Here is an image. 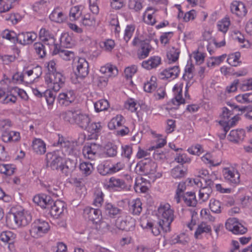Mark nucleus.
<instances>
[{"instance_id":"48","label":"nucleus","mask_w":252,"mask_h":252,"mask_svg":"<svg viewBox=\"0 0 252 252\" xmlns=\"http://www.w3.org/2000/svg\"><path fill=\"white\" fill-rule=\"evenodd\" d=\"M109 105V103L106 99L99 100L94 104L95 110L97 112L107 110Z\"/></svg>"},{"instance_id":"33","label":"nucleus","mask_w":252,"mask_h":252,"mask_svg":"<svg viewBox=\"0 0 252 252\" xmlns=\"http://www.w3.org/2000/svg\"><path fill=\"white\" fill-rule=\"evenodd\" d=\"M32 149L38 154L42 155L46 152V145L40 139H35L32 142Z\"/></svg>"},{"instance_id":"30","label":"nucleus","mask_w":252,"mask_h":252,"mask_svg":"<svg viewBox=\"0 0 252 252\" xmlns=\"http://www.w3.org/2000/svg\"><path fill=\"white\" fill-rule=\"evenodd\" d=\"M161 63V59L158 56L151 57L148 60L143 61L142 66L147 69H151L157 67Z\"/></svg>"},{"instance_id":"32","label":"nucleus","mask_w":252,"mask_h":252,"mask_svg":"<svg viewBox=\"0 0 252 252\" xmlns=\"http://www.w3.org/2000/svg\"><path fill=\"white\" fill-rule=\"evenodd\" d=\"M211 231V227L206 223L202 222L198 225L194 233V237L196 239L201 238V235L204 233H210Z\"/></svg>"},{"instance_id":"15","label":"nucleus","mask_w":252,"mask_h":252,"mask_svg":"<svg viewBox=\"0 0 252 252\" xmlns=\"http://www.w3.org/2000/svg\"><path fill=\"white\" fill-rule=\"evenodd\" d=\"M76 76L81 78L86 77L89 73V63L84 58H79L76 65Z\"/></svg>"},{"instance_id":"38","label":"nucleus","mask_w":252,"mask_h":252,"mask_svg":"<svg viewBox=\"0 0 252 252\" xmlns=\"http://www.w3.org/2000/svg\"><path fill=\"white\" fill-rule=\"evenodd\" d=\"M124 121V118L123 116L121 115H117L108 123V126L110 129H116L117 127L122 126Z\"/></svg>"},{"instance_id":"51","label":"nucleus","mask_w":252,"mask_h":252,"mask_svg":"<svg viewBox=\"0 0 252 252\" xmlns=\"http://www.w3.org/2000/svg\"><path fill=\"white\" fill-rule=\"evenodd\" d=\"M210 209L214 213H220L221 212V203L214 198H212L210 201Z\"/></svg>"},{"instance_id":"35","label":"nucleus","mask_w":252,"mask_h":252,"mask_svg":"<svg viewBox=\"0 0 252 252\" xmlns=\"http://www.w3.org/2000/svg\"><path fill=\"white\" fill-rule=\"evenodd\" d=\"M15 238L16 235L10 231H3L0 235V240L1 241L10 244L12 246H13V243H14Z\"/></svg>"},{"instance_id":"31","label":"nucleus","mask_w":252,"mask_h":252,"mask_svg":"<svg viewBox=\"0 0 252 252\" xmlns=\"http://www.w3.org/2000/svg\"><path fill=\"white\" fill-rule=\"evenodd\" d=\"M187 169L183 164H180L173 168L171 171L172 177L175 179H181L185 176Z\"/></svg>"},{"instance_id":"56","label":"nucleus","mask_w":252,"mask_h":252,"mask_svg":"<svg viewBox=\"0 0 252 252\" xmlns=\"http://www.w3.org/2000/svg\"><path fill=\"white\" fill-rule=\"evenodd\" d=\"M229 25L230 21L229 18H225L219 22L218 24V29L219 31L225 33L227 31Z\"/></svg>"},{"instance_id":"44","label":"nucleus","mask_w":252,"mask_h":252,"mask_svg":"<svg viewBox=\"0 0 252 252\" xmlns=\"http://www.w3.org/2000/svg\"><path fill=\"white\" fill-rule=\"evenodd\" d=\"M228 104L233 107L234 110L241 111L242 112L248 111V112L245 115V116L250 120H252V110H251V107L250 106H243L240 107L239 106L235 105L234 104L228 103Z\"/></svg>"},{"instance_id":"11","label":"nucleus","mask_w":252,"mask_h":252,"mask_svg":"<svg viewBox=\"0 0 252 252\" xmlns=\"http://www.w3.org/2000/svg\"><path fill=\"white\" fill-rule=\"evenodd\" d=\"M103 208L104 214L110 218L118 219L123 214L122 209L111 203H105Z\"/></svg>"},{"instance_id":"13","label":"nucleus","mask_w":252,"mask_h":252,"mask_svg":"<svg viewBox=\"0 0 252 252\" xmlns=\"http://www.w3.org/2000/svg\"><path fill=\"white\" fill-rule=\"evenodd\" d=\"M223 175L225 179L232 184L237 185L240 182V174L234 168H224L223 170Z\"/></svg>"},{"instance_id":"55","label":"nucleus","mask_w":252,"mask_h":252,"mask_svg":"<svg viewBox=\"0 0 252 252\" xmlns=\"http://www.w3.org/2000/svg\"><path fill=\"white\" fill-rule=\"evenodd\" d=\"M82 24L85 26H94L95 24V19L90 14L85 15L82 20Z\"/></svg>"},{"instance_id":"7","label":"nucleus","mask_w":252,"mask_h":252,"mask_svg":"<svg viewBox=\"0 0 252 252\" xmlns=\"http://www.w3.org/2000/svg\"><path fill=\"white\" fill-rule=\"evenodd\" d=\"M47 165L52 170L61 169L64 159L56 153H48L46 155Z\"/></svg>"},{"instance_id":"57","label":"nucleus","mask_w":252,"mask_h":252,"mask_svg":"<svg viewBox=\"0 0 252 252\" xmlns=\"http://www.w3.org/2000/svg\"><path fill=\"white\" fill-rule=\"evenodd\" d=\"M147 227L151 229L152 232L155 236L158 235L162 228L159 226L158 222L157 224L153 223L151 222H148L147 223Z\"/></svg>"},{"instance_id":"25","label":"nucleus","mask_w":252,"mask_h":252,"mask_svg":"<svg viewBox=\"0 0 252 252\" xmlns=\"http://www.w3.org/2000/svg\"><path fill=\"white\" fill-rule=\"evenodd\" d=\"M180 72L178 66H174L172 67H169L165 69L160 72L159 76L161 79H168L172 78L175 79L177 78Z\"/></svg>"},{"instance_id":"39","label":"nucleus","mask_w":252,"mask_h":252,"mask_svg":"<svg viewBox=\"0 0 252 252\" xmlns=\"http://www.w3.org/2000/svg\"><path fill=\"white\" fill-rule=\"evenodd\" d=\"M130 210L133 215H140L142 211V202L140 199L137 198L132 202Z\"/></svg>"},{"instance_id":"54","label":"nucleus","mask_w":252,"mask_h":252,"mask_svg":"<svg viewBox=\"0 0 252 252\" xmlns=\"http://www.w3.org/2000/svg\"><path fill=\"white\" fill-rule=\"evenodd\" d=\"M156 77L152 76L151 78L150 82H147L144 84V90L147 93H151L154 91L157 88V85L155 83Z\"/></svg>"},{"instance_id":"17","label":"nucleus","mask_w":252,"mask_h":252,"mask_svg":"<svg viewBox=\"0 0 252 252\" xmlns=\"http://www.w3.org/2000/svg\"><path fill=\"white\" fill-rule=\"evenodd\" d=\"M116 225L118 228L126 231L132 230L135 226V220L131 218H126L123 220L120 218L116 220Z\"/></svg>"},{"instance_id":"64","label":"nucleus","mask_w":252,"mask_h":252,"mask_svg":"<svg viewBox=\"0 0 252 252\" xmlns=\"http://www.w3.org/2000/svg\"><path fill=\"white\" fill-rule=\"evenodd\" d=\"M240 88L243 91L252 90V78L244 81L243 83L240 84Z\"/></svg>"},{"instance_id":"29","label":"nucleus","mask_w":252,"mask_h":252,"mask_svg":"<svg viewBox=\"0 0 252 252\" xmlns=\"http://www.w3.org/2000/svg\"><path fill=\"white\" fill-rule=\"evenodd\" d=\"M78 109H74L63 112L61 114V117L66 122L71 124L75 123L76 117L78 115Z\"/></svg>"},{"instance_id":"50","label":"nucleus","mask_w":252,"mask_h":252,"mask_svg":"<svg viewBox=\"0 0 252 252\" xmlns=\"http://www.w3.org/2000/svg\"><path fill=\"white\" fill-rule=\"evenodd\" d=\"M180 51L179 49L172 47L167 54V57L169 61L175 62L179 58Z\"/></svg>"},{"instance_id":"59","label":"nucleus","mask_w":252,"mask_h":252,"mask_svg":"<svg viewBox=\"0 0 252 252\" xmlns=\"http://www.w3.org/2000/svg\"><path fill=\"white\" fill-rule=\"evenodd\" d=\"M97 170L99 174L103 176L111 174V166L106 164H100L97 167Z\"/></svg>"},{"instance_id":"14","label":"nucleus","mask_w":252,"mask_h":252,"mask_svg":"<svg viewBox=\"0 0 252 252\" xmlns=\"http://www.w3.org/2000/svg\"><path fill=\"white\" fill-rule=\"evenodd\" d=\"M39 37L41 41L49 46V48L53 47L56 44L55 43L56 39L53 34L48 30L45 28H42L39 32Z\"/></svg>"},{"instance_id":"23","label":"nucleus","mask_w":252,"mask_h":252,"mask_svg":"<svg viewBox=\"0 0 252 252\" xmlns=\"http://www.w3.org/2000/svg\"><path fill=\"white\" fill-rule=\"evenodd\" d=\"M53 54H58L64 60L69 61L74 57V53L73 51L64 49V48L60 47L57 44L53 47Z\"/></svg>"},{"instance_id":"1","label":"nucleus","mask_w":252,"mask_h":252,"mask_svg":"<svg viewBox=\"0 0 252 252\" xmlns=\"http://www.w3.org/2000/svg\"><path fill=\"white\" fill-rule=\"evenodd\" d=\"M157 216L158 223L164 232L170 230V225L174 220V211L170 208V205L167 203L159 207Z\"/></svg>"},{"instance_id":"47","label":"nucleus","mask_w":252,"mask_h":252,"mask_svg":"<svg viewBox=\"0 0 252 252\" xmlns=\"http://www.w3.org/2000/svg\"><path fill=\"white\" fill-rule=\"evenodd\" d=\"M71 41V37L68 34L64 33L61 37V46H59L65 48H70L72 45Z\"/></svg>"},{"instance_id":"8","label":"nucleus","mask_w":252,"mask_h":252,"mask_svg":"<svg viewBox=\"0 0 252 252\" xmlns=\"http://www.w3.org/2000/svg\"><path fill=\"white\" fill-rule=\"evenodd\" d=\"M54 145L57 146L60 145L64 155L76 154L75 143L68 140H64L63 137H59L58 142L54 143Z\"/></svg>"},{"instance_id":"46","label":"nucleus","mask_w":252,"mask_h":252,"mask_svg":"<svg viewBox=\"0 0 252 252\" xmlns=\"http://www.w3.org/2000/svg\"><path fill=\"white\" fill-rule=\"evenodd\" d=\"M82 6H75L71 8L69 12V17L70 20H76L79 18L82 14V11L80 9Z\"/></svg>"},{"instance_id":"52","label":"nucleus","mask_w":252,"mask_h":252,"mask_svg":"<svg viewBox=\"0 0 252 252\" xmlns=\"http://www.w3.org/2000/svg\"><path fill=\"white\" fill-rule=\"evenodd\" d=\"M15 169V167L11 164H1L0 165V172L7 176L12 175Z\"/></svg>"},{"instance_id":"43","label":"nucleus","mask_w":252,"mask_h":252,"mask_svg":"<svg viewBox=\"0 0 252 252\" xmlns=\"http://www.w3.org/2000/svg\"><path fill=\"white\" fill-rule=\"evenodd\" d=\"M240 56V53L238 52L231 54L228 56L227 62L231 66H237L241 63L239 61Z\"/></svg>"},{"instance_id":"12","label":"nucleus","mask_w":252,"mask_h":252,"mask_svg":"<svg viewBox=\"0 0 252 252\" xmlns=\"http://www.w3.org/2000/svg\"><path fill=\"white\" fill-rule=\"evenodd\" d=\"M108 186L109 188L118 191L130 189V187L126 185L124 180L114 177L110 178Z\"/></svg>"},{"instance_id":"18","label":"nucleus","mask_w":252,"mask_h":252,"mask_svg":"<svg viewBox=\"0 0 252 252\" xmlns=\"http://www.w3.org/2000/svg\"><path fill=\"white\" fill-rule=\"evenodd\" d=\"M99 147L95 143H92L90 146H86L83 150V154L85 158L94 160L98 155Z\"/></svg>"},{"instance_id":"24","label":"nucleus","mask_w":252,"mask_h":252,"mask_svg":"<svg viewBox=\"0 0 252 252\" xmlns=\"http://www.w3.org/2000/svg\"><path fill=\"white\" fill-rule=\"evenodd\" d=\"M245 136V131L243 129H237L231 130L227 139L231 142L238 144L243 140Z\"/></svg>"},{"instance_id":"22","label":"nucleus","mask_w":252,"mask_h":252,"mask_svg":"<svg viewBox=\"0 0 252 252\" xmlns=\"http://www.w3.org/2000/svg\"><path fill=\"white\" fill-rule=\"evenodd\" d=\"M173 90L175 92V97L169 102V105H174V106H173L172 108L176 109L180 104L185 103V100L182 97L181 88L175 85Z\"/></svg>"},{"instance_id":"53","label":"nucleus","mask_w":252,"mask_h":252,"mask_svg":"<svg viewBox=\"0 0 252 252\" xmlns=\"http://www.w3.org/2000/svg\"><path fill=\"white\" fill-rule=\"evenodd\" d=\"M238 102L242 103H249L252 102V93H246L242 95H238L236 97Z\"/></svg>"},{"instance_id":"20","label":"nucleus","mask_w":252,"mask_h":252,"mask_svg":"<svg viewBox=\"0 0 252 252\" xmlns=\"http://www.w3.org/2000/svg\"><path fill=\"white\" fill-rule=\"evenodd\" d=\"M75 99V94L72 91H69L65 93L59 94L58 101L62 106H68L73 102Z\"/></svg>"},{"instance_id":"49","label":"nucleus","mask_w":252,"mask_h":252,"mask_svg":"<svg viewBox=\"0 0 252 252\" xmlns=\"http://www.w3.org/2000/svg\"><path fill=\"white\" fill-rule=\"evenodd\" d=\"M128 7L131 10L138 12L143 8L142 2L141 0H129Z\"/></svg>"},{"instance_id":"62","label":"nucleus","mask_w":252,"mask_h":252,"mask_svg":"<svg viewBox=\"0 0 252 252\" xmlns=\"http://www.w3.org/2000/svg\"><path fill=\"white\" fill-rule=\"evenodd\" d=\"M134 31V28L133 26L128 25L126 26L124 36V39L126 42H127L129 40L132 35Z\"/></svg>"},{"instance_id":"42","label":"nucleus","mask_w":252,"mask_h":252,"mask_svg":"<svg viewBox=\"0 0 252 252\" xmlns=\"http://www.w3.org/2000/svg\"><path fill=\"white\" fill-rule=\"evenodd\" d=\"M80 169L83 174L87 176L90 175L94 170V167L92 163L84 162L80 164Z\"/></svg>"},{"instance_id":"2","label":"nucleus","mask_w":252,"mask_h":252,"mask_svg":"<svg viewBox=\"0 0 252 252\" xmlns=\"http://www.w3.org/2000/svg\"><path fill=\"white\" fill-rule=\"evenodd\" d=\"M50 228V225L48 222L38 219L32 224L30 233L33 238H38L47 233Z\"/></svg>"},{"instance_id":"27","label":"nucleus","mask_w":252,"mask_h":252,"mask_svg":"<svg viewBox=\"0 0 252 252\" xmlns=\"http://www.w3.org/2000/svg\"><path fill=\"white\" fill-rule=\"evenodd\" d=\"M78 114L75 124L85 129L90 123V119L88 115L82 113L80 110L78 109Z\"/></svg>"},{"instance_id":"9","label":"nucleus","mask_w":252,"mask_h":252,"mask_svg":"<svg viewBox=\"0 0 252 252\" xmlns=\"http://www.w3.org/2000/svg\"><path fill=\"white\" fill-rule=\"evenodd\" d=\"M84 216L85 218L92 221L94 223H98L100 221L102 218L100 210L89 207H86L84 209Z\"/></svg>"},{"instance_id":"28","label":"nucleus","mask_w":252,"mask_h":252,"mask_svg":"<svg viewBox=\"0 0 252 252\" xmlns=\"http://www.w3.org/2000/svg\"><path fill=\"white\" fill-rule=\"evenodd\" d=\"M86 127L85 130H86L89 133H90L93 136V138H96L98 134L100 132L102 129V126L100 122L91 123L90 122Z\"/></svg>"},{"instance_id":"58","label":"nucleus","mask_w":252,"mask_h":252,"mask_svg":"<svg viewBox=\"0 0 252 252\" xmlns=\"http://www.w3.org/2000/svg\"><path fill=\"white\" fill-rule=\"evenodd\" d=\"M12 1L10 0H0V13L8 11L12 8Z\"/></svg>"},{"instance_id":"3","label":"nucleus","mask_w":252,"mask_h":252,"mask_svg":"<svg viewBox=\"0 0 252 252\" xmlns=\"http://www.w3.org/2000/svg\"><path fill=\"white\" fill-rule=\"evenodd\" d=\"M45 78L48 87L52 89L55 93L59 91L63 87L65 79L63 74L59 72L46 74Z\"/></svg>"},{"instance_id":"5","label":"nucleus","mask_w":252,"mask_h":252,"mask_svg":"<svg viewBox=\"0 0 252 252\" xmlns=\"http://www.w3.org/2000/svg\"><path fill=\"white\" fill-rule=\"evenodd\" d=\"M157 164L150 159H145L137 164L135 170L140 175L153 174L156 171Z\"/></svg>"},{"instance_id":"16","label":"nucleus","mask_w":252,"mask_h":252,"mask_svg":"<svg viewBox=\"0 0 252 252\" xmlns=\"http://www.w3.org/2000/svg\"><path fill=\"white\" fill-rule=\"evenodd\" d=\"M64 207V202L60 200L54 201L52 204L47 206V210L49 211L50 215L55 218H58L63 212Z\"/></svg>"},{"instance_id":"34","label":"nucleus","mask_w":252,"mask_h":252,"mask_svg":"<svg viewBox=\"0 0 252 252\" xmlns=\"http://www.w3.org/2000/svg\"><path fill=\"white\" fill-rule=\"evenodd\" d=\"M76 163L73 160H67L65 162L64 165L63 163L61 168L60 170L64 174L65 176H67L71 174V173L75 170L76 168Z\"/></svg>"},{"instance_id":"36","label":"nucleus","mask_w":252,"mask_h":252,"mask_svg":"<svg viewBox=\"0 0 252 252\" xmlns=\"http://www.w3.org/2000/svg\"><path fill=\"white\" fill-rule=\"evenodd\" d=\"M185 203L188 206L195 207L197 204V200L194 192H187L183 196Z\"/></svg>"},{"instance_id":"41","label":"nucleus","mask_w":252,"mask_h":252,"mask_svg":"<svg viewBox=\"0 0 252 252\" xmlns=\"http://www.w3.org/2000/svg\"><path fill=\"white\" fill-rule=\"evenodd\" d=\"M50 19L55 22L61 23L63 20V14L59 7L55 8L49 16Z\"/></svg>"},{"instance_id":"61","label":"nucleus","mask_w":252,"mask_h":252,"mask_svg":"<svg viewBox=\"0 0 252 252\" xmlns=\"http://www.w3.org/2000/svg\"><path fill=\"white\" fill-rule=\"evenodd\" d=\"M132 153V148L131 146L128 145L122 146V156L123 157L129 159Z\"/></svg>"},{"instance_id":"26","label":"nucleus","mask_w":252,"mask_h":252,"mask_svg":"<svg viewBox=\"0 0 252 252\" xmlns=\"http://www.w3.org/2000/svg\"><path fill=\"white\" fill-rule=\"evenodd\" d=\"M33 47L35 53L41 59L44 58L46 55L47 51L51 50L52 48L49 49V46H46L42 41L34 43Z\"/></svg>"},{"instance_id":"21","label":"nucleus","mask_w":252,"mask_h":252,"mask_svg":"<svg viewBox=\"0 0 252 252\" xmlns=\"http://www.w3.org/2000/svg\"><path fill=\"white\" fill-rule=\"evenodd\" d=\"M36 37L37 35L34 32H21L18 34L17 42L25 45L32 43Z\"/></svg>"},{"instance_id":"45","label":"nucleus","mask_w":252,"mask_h":252,"mask_svg":"<svg viewBox=\"0 0 252 252\" xmlns=\"http://www.w3.org/2000/svg\"><path fill=\"white\" fill-rule=\"evenodd\" d=\"M1 36L2 38L8 39L13 43L17 41L18 34L13 31L5 30L2 32Z\"/></svg>"},{"instance_id":"4","label":"nucleus","mask_w":252,"mask_h":252,"mask_svg":"<svg viewBox=\"0 0 252 252\" xmlns=\"http://www.w3.org/2000/svg\"><path fill=\"white\" fill-rule=\"evenodd\" d=\"M133 46L139 47L137 56L139 60L146 58L149 55L152 47L148 40H141L138 37H135L132 41Z\"/></svg>"},{"instance_id":"60","label":"nucleus","mask_w":252,"mask_h":252,"mask_svg":"<svg viewBox=\"0 0 252 252\" xmlns=\"http://www.w3.org/2000/svg\"><path fill=\"white\" fill-rule=\"evenodd\" d=\"M106 154L109 157H114L117 154V147L116 145L110 144L106 146Z\"/></svg>"},{"instance_id":"63","label":"nucleus","mask_w":252,"mask_h":252,"mask_svg":"<svg viewBox=\"0 0 252 252\" xmlns=\"http://www.w3.org/2000/svg\"><path fill=\"white\" fill-rule=\"evenodd\" d=\"M101 47L105 50L110 51L115 46L114 41L112 39H107L101 43Z\"/></svg>"},{"instance_id":"40","label":"nucleus","mask_w":252,"mask_h":252,"mask_svg":"<svg viewBox=\"0 0 252 252\" xmlns=\"http://www.w3.org/2000/svg\"><path fill=\"white\" fill-rule=\"evenodd\" d=\"M239 120V117L237 116L233 117L231 120L226 122L224 121H220L219 123L222 128L225 131H228L230 127L234 126Z\"/></svg>"},{"instance_id":"6","label":"nucleus","mask_w":252,"mask_h":252,"mask_svg":"<svg viewBox=\"0 0 252 252\" xmlns=\"http://www.w3.org/2000/svg\"><path fill=\"white\" fill-rule=\"evenodd\" d=\"M225 227L234 234H244L248 230L246 227L238 222L236 218L228 219L225 222Z\"/></svg>"},{"instance_id":"19","label":"nucleus","mask_w":252,"mask_h":252,"mask_svg":"<svg viewBox=\"0 0 252 252\" xmlns=\"http://www.w3.org/2000/svg\"><path fill=\"white\" fill-rule=\"evenodd\" d=\"M230 9L233 14L240 18L244 17L247 13L245 4L238 1H234L231 3Z\"/></svg>"},{"instance_id":"37","label":"nucleus","mask_w":252,"mask_h":252,"mask_svg":"<svg viewBox=\"0 0 252 252\" xmlns=\"http://www.w3.org/2000/svg\"><path fill=\"white\" fill-rule=\"evenodd\" d=\"M100 71L109 77L115 76L118 73L117 68L111 64H107L105 66H102L100 68Z\"/></svg>"},{"instance_id":"10","label":"nucleus","mask_w":252,"mask_h":252,"mask_svg":"<svg viewBox=\"0 0 252 252\" xmlns=\"http://www.w3.org/2000/svg\"><path fill=\"white\" fill-rule=\"evenodd\" d=\"M14 221L18 226H25L32 220V216L27 211H19L14 214Z\"/></svg>"}]
</instances>
